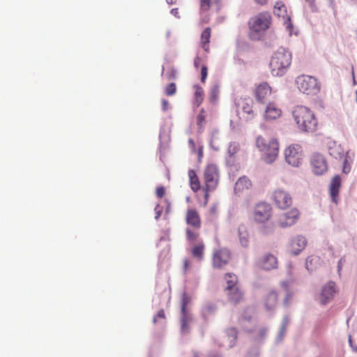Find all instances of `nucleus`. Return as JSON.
<instances>
[{"mask_svg":"<svg viewBox=\"0 0 357 357\" xmlns=\"http://www.w3.org/2000/svg\"><path fill=\"white\" fill-rule=\"evenodd\" d=\"M292 116L301 132H314L317 130L318 121L310 108L303 105L296 106L292 111Z\"/></svg>","mask_w":357,"mask_h":357,"instance_id":"obj_1","label":"nucleus"},{"mask_svg":"<svg viewBox=\"0 0 357 357\" xmlns=\"http://www.w3.org/2000/svg\"><path fill=\"white\" fill-rule=\"evenodd\" d=\"M256 146L262 153L264 160L266 162L271 164L278 158L280 144L276 138L266 139L262 136H258L256 139Z\"/></svg>","mask_w":357,"mask_h":357,"instance_id":"obj_2","label":"nucleus"},{"mask_svg":"<svg viewBox=\"0 0 357 357\" xmlns=\"http://www.w3.org/2000/svg\"><path fill=\"white\" fill-rule=\"evenodd\" d=\"M291 61V53L283 47L279 48L273 54L270 68L273 76L283 75L290 66Z\"/></svg>","mask_w":357,"mask_h":357,"instance_id":"obj_3","label":"nucleus"},{"mask_svg":"<svg viewBox=\"0 0 357 357\" xmlns=\"http://www.w3.org/2000/svg\"><path fill=\"white\" fill-rule=\"evenodd\" d=\"M271 15L268 12H261L248 21L250 37L255 38L259 33L266 31L271 24Z\"/></svg>","mask_w":357,"mask_h":357,"instance_id":"obj_4","label":"nucleus"},{"mask_svg":"<svg viewBox=\"0 0 357 357\" xmlns=\"http://www.w3.org/2000/svg\"><path fill=\"white\" fill-rule=\"evenodd\" d=\"M296 83L298 90L306 95L317 94L321 89L320 83L313 76L302 75L296 78Z\"/></svg>","mask_w":357,"mask_h":357,"instance_id":"obj_5","label":"nucleus"},{"mask_svg":"<svg viewBox=\"0 0 357 357\" xmlns=\"http://www.w3.org/2000/svg\"><path fill=\"white\" fill-rule=\"evenodd\" d=\"M204 185L208 189H216L220 180V172L216 165L208 164L203 170Z\"/></svg>","mask_w":357,"mask_h":357,"instance_id":"obj_6","label":"nucleus"},{"mask_svg":"<svg viewBox=\"0 0 357 357\" xmlns=\"http://www.w3.org/2000/svg\"><path fill=\"white\" fill-rule=\"evenodd\" d=\"M272 213V206L269 204L261 202L254 207L252 218L257 223H266L271 218Z\"/></svg>","mask_w":357,"mask_h":357,"instance_id":"obj_7","label":"nucleus"},{"mask_svg":"<svg viewBox=\"0 0 357 357\" xmlns=\"http://www.w3.org/2000/svg\"><path fill=\"white\" fill-rule=\"evenodd\" d=\"M231 259V251L226 248L214 250L212 255V266L213 268L222 269Z\"/></svg>","mask_w":357,"mask_h":357,"instance_id":"obj_8","label":"nucleus"},{"mask_svg":"<svg viewBox=\"0 0 357 357\" xmlns=\"http://www.w3.org/2000/svg\"><path fill=\"white\" fill-rule=\"evenodd\" d=\"M300 211L296 208H292L288 211L280 214L276 220L277 225L282 227L286 228L295 225L300 218Z\"/></svg>","mask_w":357,"mask_h":357,"instance_id":"obj_9","label":"nucleus"},{"mask_svg":"<svg viewBox=\"0 0 357 357\" xmlns=\"http://www.w3.org/2000/svg\"><path fill=\"white\" fill-rule=\"evenodd\" d=\"M302 152V149L300 145L290 144L284 150L286 162L294 167H298L301 163Z\"/></svg>","mask_w":357,"mask_h":357,"instance_id":"obj_10","label":"nucleus"},{"mask_svg":"<svg viewBox=\"0 0 357 357\" xmlns=\"http://www.w3.org/2000/svg\"><path fill=\"white\" fill-rule=\"evenodd\" d=\"M273 199L275 204L280 209H286L292 204L291 196L283 190H277L273 192Z\"/></svg>","mask_w":357,"mask_h":357,"instance_id":"obj_11","label":"nucleus"},{"mask_svg":"<svg viewBox=\"0 0 357 357\" xmlns=\"http://www.w3.org/2000/svg\"><path fill=\"white\" fill-rule=\"evenodd\" d=\"M337 289L334 282L330 281L321 289L319 294V301L322 305H326L333 299L337 293Z\"/></svg>","mask_w":357,"mask_h":357,"instance_id":"obj_12","label":"nucleus"},{"mask_svg":"<svg viewBox=\"0 0 357 357\" xmlns=\"http://www.w3.org/2000/svg\"><path fill=\"white\" fill-rule=\"evenodd\" d=\"M311 165L314 173L317 175L323 174L328 169L326 159L319 153H315L312 156Z\"/></svg>","mask_w":357,"mask_h":357,"instance_id":"obj_13","label":"nucleus"},{"mask_svg":"<svg viewBox=\"0 0 357 357\" xmlns=\"http://www.w3.org/2000/svg\"><path fill=\"white\" fill-rule=\"evenodd\" d=\"M272 93L271 87L266 83L259 84L255 90V97L257 102H265Z\"/></svg>","mask_w":357,"mask_h":357,"instance_id":"obj_14","label":"nucleus"},{"mask_svg":"<svg viewBox=\"0 0 357 357\" xmlns=\"http://www.w3.org/2000/svg\"><path fill=\"white\" fill-rule=\"evenodd\" d=\"M238 106L241 109L245 119L248 121L254 119L255 113L252 109L253 101L250 98L241 99L238 102Z\"/></svg>","mask_w":357,"mask_h":357,"instance_id":"obj_15","label":"nucleus"},{"mask_svg":"<svg viewBox=\"0 0 357 357\" xmlns=\"http://www.w3.org/2000/svg\"><path fill=\"white\" fill-rule=\"evenodd\" d=\"M185 222L187 225H190L195 229H199L201 227L202 222L201 218L197 210L194 208H189L186 211Z\"/></svg>","mask_w":357,"mask_h":357,"instance_id":"obj_16","label":"nucleus"},{"mask_svg":"<svg viewBox=\"0 0 357 357\" xmlns=\"http://www.w3.org/2000/svg\"><path fill=\"white\" fill-rule=\"evenodd\" d=\"M252 188L250 180L246 176L240 177L236 182L234 186V193L237 196H241L248 192Z\"/></svg>","mask_w":357,"mask_h":357,"instance_id":"obj_17","label":"nucleus"},{"mask_svg":"<svg viewBox=\"0 0 357 357\" xmlns=\"http://www.w3.org/2000/svg\"><path fill=\"white\" fill-rule=\"evenodd\" d=\"M342 179L339 175L333 176L329 185V192L332 201L337 204L338 196L341 188Z\"/></svg>","mask_w":357,"mask_h":357,"instance_id":"obj_18","label":"nucleus"},{"mask_svg":"<svg viewBox=\"0 0 357 357\" xmlns=\"http://www.w3.org/2000/svg\"><path fill=\"white\" fill-rule=\"evenodd\" d=\"M259 266L262 269L270 271L278 267V259L272 254H266L259 261Z\"/></svg>","mask_w":357,"mask_h":357,"instance_id":"obj_19","label":"nucleus"},{"mask_svg":"<svg viewBox=\"0 0 357 357\" xmlns=\"http://www.w3.org/2000/svg\"><path fill=\"white\" fill-rule=\"evenodd\" d=\"M273 12L275 15H278V17H281L284 20V24L287 28L291 27L290 17L287 15V7L281 1L276 2L274 6Z\"/></svg>","mask_w":357,"mask_h":357,"instance_id":"obj_20","label":"nucleus"},{"mask_svg":"<svg viewBox=\"0 0 357 357\" xmlns=\"http://www.w3.org/2000/svg\"><path fill=\"white\" fill-rule=\"evenodd\" d=\"M307 245V241L303 236H297L294 238L291 242L290 246L291 252L294 255H298L302 251Z\"/></svg>","mask_w":357,"mask_h":357,"instance_id":"obj_21","label":"nucleus"},{"mask_svg":"<svg viewBox=\"0 0 357 357\" xmlns=\"http://www.w3.org/2000/svg\"><path fill=\"white\" fill-rule=\"evenodd\" d=\"M278 302V294L275 290H270L264 298V305L268 310L274 309Z\"/></svg>","mask_w":357,"mask_h":357,"instance_id":"obj_22","label":"nucleus"},{"mask_svg":"<svg viewBox=\"0 0 357 357\" xmlns=\"http://www.w3.org/2000/svg\"><path fill=\"white\" fill-rule=\"evenodd\" d=\"M281 114V109L278 108L275 104L270 103L266 107L264 117L266 119L274 120L280 117Z\"/></svg>","mask_w":357,"mask_h":357,"instance_id":"obj_23","label":"nucleus"},{"mask_svg":"<svg viewBox=\"0 0 357 357\" xmlns=\"http://www.w3.org/2000/svg\"><path fill=\"white\" fill-rule=\"evenodd\" d=\"M211 29L210 27H206L202 31L200 36V45L204 49V50L206 52L210 51V40L211 37Z\"/></svg>","mask_w":357,"mask_h":357,"instance_id":"obj_24","label":"nucleus"},{"mask_svg":"<svg viewBox=\"0 0 357 357\" xmlns=\"http://www.w3.org/2000/svg\"><path fill=\"white\" fill-rule=\"evenodd\" d=\"M188 174L190 189L194 192H197L201 189V183L196 172L193 169H190Z\"/></svg>","mask_w":357,"mask_h":357,"instance_id":"obj_25","label":"nucleus"},{"mask_svg":"<svg viewBox=\"0 0 357 357\" xmlns=\"http://www.w3.org/2000/svg\"><path fill=\"white\" fill-rule=\"evenodd\" d=\"M205 250V245L203 242H200L191 248L192 256L199 261L204 259V253Z\"/></svg>","mask_w":357,"mask_h":357,"instance_id":"obj_26","label":"nucleus"},{"mask_svg":"<svg viewBox=\"0 0 357 357\" xmlns=\"http://www.w3.org/2000/svg\"><path fill=\"white\" fill-rule=\"evenodd\" d=\"M227 294L230 301L235 304L239 303L243 298V292L238 287L235 288L234 290L227 291Z\"/></svg>","mask_w":357,"mask_h":357,"instance_id":"obj_27","label":"nucleus"},{"mask_svg":"<svg viewBox=\"0 0 357 357\" xmlns=\"http://www.w3.org/2000/svg\"><path fill=\"white\" fill-rule=\"evenodd\" d=\"M225 279L227 284V286L225 289L226 291L228 290H234L235 288L238 287L237 286L238 278L236 275L231 273H227L225 275Z\"/></svg>","mask_w":357,"mask_h":357,"instance_id":"obj_28","label":"nucleus"},{"mask_svg":"<svg viewBox=\"0 0 357 357\" xmlns=\"http://www.w3.org/2000/svg\"><path fill=\"white\" fill-rule=\"evenodd\" d=\"M194 89H195V104L196 105L197 107H199L203 102L204 100V89L202 86H200L199 85H195L194 86Z\"/></svg>","mask_w":357,"mask_h":357,"instance_id":"obj_29","label":"nucleus"},{"mask_svg":"<svg viewBox=\"0 0 357 357\" xmlns=\"http://www.w3.org/2000/svg\"><path fill=\"white\" fill-rule=\"evenodd\" d=\"M221 0H199L201 11H208L213 5L219 6Z\"/></svg>","mask_w":357,"mask_h":357,"instance_id":"obj_30","label":"nucleus"},{"mask_svg":"<svg viewBox=\"0 0 357 357\" xmlns=\"http://www.w3.org/2000/svg\"><path fill=\"white\" fill-rule=\"evenodd\" d=\"M281 287L284 289V290L286 291V296L284 299V305H289L290 301L292 298L293 294L289 291V284L287 281H284L281 282Z\"/></svg>","mask_w":357,"mask_h":357,"instance_id":"obj_31","label":"nucleus"},{"mask_svg":"<svg viewBox=\"0 0 357 357\" xmlns=\"http://www.w3.org/2000/svg\"><path fill=\"white\" fill-rule=\"evenodd\" d=\"M191 321V316L190 314H182L181 317V331L183 333L188 332L189 323Z\"/></svg>","mask_w":357,"mask_h":357,"instance_id":"obj_32","label":"nucleus"},{"mask_svg":"<svg viewBox=\"0 0 357 357\" xmlns=\"http://www.w3.org/2000/svg\"><path fill=\"white\" fill-rule=\"evenodd\" d=\"M206 111L204 108H202L199 113L197 116V124L199 127V130H202L204 124L206 121Z\"/></svg>","mask_w":357,"mask_h":357,"instance_id":"obj_33","label":"nucleus"},{"mask_svg":"<svg viewBox=\"0 0 357 357\" xmlns=\"http://www.w3.org/2000/svg\"><path fill=\"white\" fill-rule=\"evenodd\" d=\"M190 298L187 294L183 293L181 296V314H189L187 311V306L190 302Z\"/></svg>","mask_w":357,"mask_h":357,"instance_id":"obj_34","label":"nucleus"},{"mask_svg":"<svg viewBox=\"0 0 357 357\" xmlns=\"http://www.w3.org/2000/svg\"><path fill=\"white\" fill-rule=\"evenodd\" d=\"M186 238L189 241H195L197 239L199 236V232L191 230L188 228L185 230Z\"/></svg>","mask_w":357,"mask_h":357,"instance_id":"obj_35","label":"nucleus"},{"mask_svg":"<svg viewBox=\"0 0 357 357\" xmlns=\"http://www.w3.org/2000/svg\"><path fill=\"white\" fill-rule=\"evenodd\" d=\"M176 86L175 83H170L165 89V93L167 96H171L176 93Z\"/></svg>","mask_w":357,"mask_h":357,"instance_id":"obj_36","label":"nucleus"},{"mask_svg":"<svg viewBox=\"0 0 357 357\" xmlns=\"http://www.w3.org/2000/svg\"><path fill=\"white\" fill-rule=\"evenodd\" d=\"M177 72L176 70L174 68L171 67L169 68L167 72L165 73V75L167 77L168 80L174 79L176 77Z\"/></svg>","mask_w":357,"mask_h":357,"instance_id":"obj_37","label":"nucleus"},{"mask_svg":"<svg viewBox=\"0 0 357 357\" xmlns=\"http://www.w3.org/2000/svg\"><path fill=\"white\" fill-rule=\"evenodd\" d=\"M219 95V87L218 86H214L210 93V100L211 102H215L218 98Z\"/></svg>","mask_w":357,"mask_h":357,"instance_id":"obj_38","label":"nucleus"},{"mask_svg":"<svg viewBox=\"0 0 357 357\" xmlns=\"http://www.w3.org/2000/svg\"><path fill=\"white\" fill-rule=\"evenodd\" d=\"M227 335L229 337L231 338V342L233 344L237 339V331L234 328H231L227 330Z\"/></svg>","mask_w":357,"mask_h":357,"instance_id":"obj_39","label":"nucleus"},{"mask_svg":"<svg viewBox=\"0 0 357 357\" xmlns=\"http://www.w3.org/2000/svg\"><path fill=\"white\" fill-rule=\"evenodd\" d=\"M239 149H240L239 144L236 142H233V143H231L229 146V153L231 155H234L236 153H237Z\"/></svg>","mask_w":357,"mask_h":357,"instance_id":"obj_40","label":"nucleus"},{"mask_svg":"<svg viewBox=\"0 0 357 357\" xmlns=\"http://www.w3.org/2000/svg\"><path fill=\"white\" fill-rule=\"evenodd\" d=\"M208 75V68L206 66H202L201 68V82L204 84Z\"/></svg>","mask_w":357,"mask_h":357,"instance_id":"obj_41","label":"nucleus"},{"mask_svg":"<svg viewBox=\"0 0 357 357\" xmlns=\"http://www.w3.org/2000/svg\"><path fill=\"white\" fill-rule=\"evenodd\" d=\"M165 193H166V190H165V187H163V186L157 187V188L155 190V194L158 198L163 197L165 196Z\"/></svg>","mask_w":357,"mask_h":357,"instance_id":"obj_42","label":"nucleus"},{"mask_svg":"<svg viewBox=\"0 0 357 357\" xmlns=\"http://www.w3.org/2000/svg\"><path fill=\"white\" fill-rule=\"evenodd\" d=\"M202 190L204 192V199L205 204H206L209 199V193L215 190V189H208L207 188H206V186L203 185Z\"/></svg>","mask_w":357,"mask_h":357,"instance_id":"obj_43","label":"nucleus"},{"mask_svg":"<svg viewBox=\"0 0 357 357\" xmlns=\"http://www.w3.org/2000/svg\"><path fill=\"white\" fill-rule=\"evenodd\" d=\"M158 319H165V311L162 309L160 310L158 312L156 316L153 318V323L154 324H155L158 321Z\"/></svg>","mask_w":357,"mask_h":357,"instance_id":"obj_44","label":"nucleus"},{"mask_svg":"<svg viewBox=\"0 0 357 357\" xmlns=\"http://www.w3.org/2000/svg\"><path fill=\"white\" fill-rule=\"evenodd\" d=\"M351 167L350 165L347 162V159L344 158V165L342 167V172L345 174H347L350 172Z\"/></svg>","mask_w":357,"mask_h":357,"instance_id":"obj_45","label":"nucleus"},{"mask_svg":"<svg viewBox=\"0 0 357 357\" xmlns=\"http://www.w3.org/2000/svg\"><path fill=\"white\" fill-rule=\"evenodd\" d=\"M183 271L185 274L187 273L189 268H190V261L188 259H184L183 261Z\"/></svg>","mask_w":357,"mask_h":357,"instance_id":"obj_46","label":"nucleus"},{"mask_svg":"<svg viewBox=\"0 0 357 357\" xmlns=\"http://www.w3.org/2000/svg\"><path fill=\"white\" fill-rule=\"evenodd\" d=\"M273 229L272 227H264L262 229H261V232L264 235H268L270 234H271L273 232Z\"/></svg>","mask_w":357,"mask_h":357,"instance_id":"obj_47","label":"nucleus"},{"mask_svg":"<svg viewBox=\"0 0 357 357\" xmlns=\"http://www.w3.org/2000/svg\"><path fill=\"white\" fill-rule=\"evenodd\" d=\"M155 218L158 219L162 213V207L160 206L159 204L156 205L155 207Z\"/></svg>","mask_w":357,"mask_h":357,"instance_id":"obj_48","label":"nucleus"},{"mask_svg":"<svg viewBox=\"0 0 357 357\" xmlns=\"http://www.w3.org/2000/svg\"><path fill=\"white\" fill-rule=\"evenodd\" d=\"M161 104H162V110L166 111V110L168 109V108H169V102L167 100L163 99L162 100Z\"/></svg>","mask_w":357,"mask_h":357,"instance_id":"obj_49","label":"nucleus"},{"mask_svg":"<svg viewBox=\"0 0 357 357\" xmlns=\"http://www.w3.org/2000/svg\"><path fill=\"white\" fill-rule=\"evenodd\" d=\"M241 243L243 246L246 247L248 243V239L247 236L240 237Z\"/></svg>","mask_w":357,"mask_h":357,"instance_id":"obj_50","label":"nucleus"},{"mask_svg":"<svg viewBox=\"0 0 357 357\" xmlns=\"http://www.w3.org/2000/svg\"><path fill=\"white\" fill-rule=\"evenodd\" d=\"M202 59L200 57L197 56L194 60V66L195 68H198L199 65L201 64Z\"/></svg>","mask_w":357,"mask_h":357,"instance_id":"obj_51","label":"nucleus"},{"mask_svg":"<svg viewBox=\"0 0 357 357\" xmlns=\"http://www.w3.org/2000/svg\"><path fill=\"white\" fill-rule=\"evenodd\" d=\"M255 2L260 6L266 5L268 2V0H254Z\"/></svg>","mask_w":357,"mask_h":357,"instance_id":"obj_52","label":"nucleus"},{"mask_svg":"<svg viewBox=\"0 0 357 357\" xmlns=\"http://www.w3.org/2000/svg\"><path fill=\"white\" fill-rule=\"evenodd\" d=\"M218 206L216 205H213L211 206L210 209V212L211 214L215 215L217 213Z\"/></svg>","mask_w":357,"mask_h":357,"instance_id":"obj_53","label":"nucleus"},{"mask_svg":"<svg viewBox=\"0 0 357 357\" xmlns=\"http://www.w3.org/2000/svg\"><path fill=\"white\" fill-rule=\"evenodd\" d=\"M171 13L174 15V16L179 17L178 16V8H173L171 10Z\"/></svg>","mask_w":357,"mask_h":357,"instance_id":"obj_54","label":"nucleus"},{"mask_svg":"<svg viewBox=\"0 0 357 357\" xmlns=\"http://www.w3.org/2000/svg\"><path fill=\"white\" fill-rule=\"evenodd\" d=\"M342 261H344V259L343 258H341L338 262V271L340 272L342 268Z\"/></svg>","mask_w":357,"mask_h":357,"instance_id":"obj_55","label":"nucleus"},{"mask_svg":"<svg viewBox=\"0 0 357 357\" xmlns=\"http://www.w3.org/2000/svg\"><path fill=\"white\" fill-rule=\"evenodd\" d=\"M349 342L350 346L352 347L353 350L357 352V347H354L352 345V340H351V337H349Z\"/></svg>","mask_w":357,"mask_h":357,"instance_id":"obj_56","label":"nucleus"},{"mask_svg":"<svg viewBox=\"0 0 357 357\" xmlns=\"http://www.w3.org/2000/svg\"><path fill=\"white\" fill-rule=\"evenodd\" d=\"M166 1L168 4L172 5L175 3L176 0H166Z\"/></svg>","mask_w":357,"mask_h":357,"instance_id":"obj_57","label":"nucleus"},{"mask_svg":"<svg viewBox=\"0 0 357 357\" xmlns=\"http://www.w3.org/2000/svg\"><path fill=\"white\" fill-rule=\"evenodd\" d=\"M209 21V19L207 17L206 19L202 20V24L208 23Z\"/></svg>","mask_w":357,"mask_h":357,"instance_id":"obj_58","label":"nucleus"},{"mask_svg":"<svg viewBox=\"0 0 357 357\" xmlns=\"http://www.w3.org/2000/svg\"><path fill=\"white\" fill-rule=\"evenodd\" d=\"M312 261V258L311 257H308L307 259H306V266H307V268H308V263L310 261Z\"/></svg>","mask_w":357,"mask_h":357,"instance_id":"obj_59","label":"nucleus"},{"mask_svg":"<svg viewBox=\"0 0 357 357\" xmlns=\"http://www.w3.org/2000/svg\"><path fill=\"white\" fill-rule=\"evenodd\" d=\"M212 310H213V307H211V306H208V307H206V310L208 311V312L211 311Z\"/></svg>","mask_w":357,"mask_h":357,"instance_id":"obj_60","label":"nucleus"},{"mask_svg":"<svg viewBox=\"0 0 357 357\" xmlns=\"http://www.w3.org/2000/svg\"><path fill=\"white\" fill-rule=\"evenodd\" d=\"M193 357H200V356L199 355V354H198V353L195 352V353H194V354H193Z\"/></svg>","mask_w":357,"mask_h":357,"instance_id":"obj_61","label":"nucleus"},{"mask_svg":"<svg viewBox=\"0 0 357 357\" xmlns=\"http://www.w3.org/2000/svg\"><path fill=\"white\" fill-rule=\"evenodd\" d=\"M209 357H219L218 355H211Z\"/></svg>","mask_w":357,"mask_h":357,"instance_id":"obj_62","label":"nucleus"},{"mask_svg":"<svg viewBox=\"0 0 357 357\" xmlns=\"http://www.w3.org/2000/svg\"><path fill=\"white\" fill-rule=\"evenodd\" d=\"M189 142H190V144H193V140L192 139H190Z\"/></svg>","mask_w":357,"mask_h":357,"instance_id":"obj_63","label":"nucleus"},{"mask_svg":"<svg viewBox=\"0 0 357 357\" xmlns=\"http://www.w3.org/2000/svg\"><path fill=\"white\" fill-rule=\"evenodd\" d=\"M356 102H357V89H356Z\"/></svg>","mask_w":357,"mask_h":357,"instance_id":"obj_64","label":"nucleus"}]
</instances>
